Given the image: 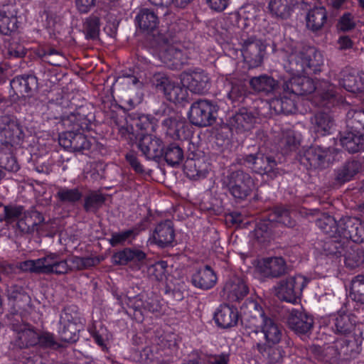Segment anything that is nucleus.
<instances>
[{
    "mask_svg": "<svg viewBox=\"0 0 364 364\" xmlns=\"http://www.w3.org/2000/svg\"><path fill=\"white\" fill-rule=\"evenodd\" d=\"M86 39L95 40L98 38L100 28V18L95 14L90 15L84 25Z\"/></svg>",
    "mask_w": 364,
    "mask_h": 364,
    "instance_id": "8fccbe9b",
    "label": "nucleus"
},
{
    "mask_svg": "<svg viewBox=\"0 0 364 364\" xmlns=\"http://www.w3.org/2000/svg\"><path fill=\"white\" fill-rule=\"evenodd\" d=\"M228 187L230 194L235 199L244 200L252 192L255 183L249 173L237 170L230 173Z\"/></svg>",
    "mask_w": 364,
    "mask_h": 364,
    "instance_id": "f8f14e48",
    "label": "nucleus"
},
{
    "mask_svg": "<svg viewBox=\"0 0 364 364\" xmlns=\"http://www.w3.org/2000/svg\"><path fill=\"white\" fill-rule=\"evenodd\" d=\"M16 29L15 6L11 0H0V34L9 36Z\"/></svg>",
    "mask_w": 364,
    "mask_h": 364,
    "instance_id": "a211bd4d",
    "label": "nucleus"
},
{
    "mask_svg": "<svg viewBox=\"0 0 364 364\" xmlns=\"http://www.w3.org/2000/svg\"><path fill=\"white\" fill-rule=\"evenodd\" d=\"M124 158L127 164L136 174L143 175L145 173V168L141 163L136 152L130 151L125 154Z\"/></svg>",
    "mask_w": 364,
    "mask_h": 364,
    "instance_id": "bf43d9fd",
    "label": "nucleus"
},
{
    "mask_svg": "<svg viewBox=\"0 0 364 364\" xmlns=\"http://www.w3.org/2000/svg\"><path fill=\"white\" fill-rule=\"evenodd\" d=\"M338 30L348 32L355 27L353 15L350 12L344 13L339 18L337 24Z\"/></svg>",
    "mask_w": 364,
    "mask_h": 364,
    "instance_id": "338daca9",
    "label": "nucleus"
},
{
    "mask_svg": "<svg viewBox=\"0 0 364 364\" xmlns=\"http://www.w3.org/2000/svg\"><path fill=\"white\" fill-rule=\"evenodd\" d=\"M145 257V253L141 250L126 248L122 251L115 253L112 256V261L115 264L124 265L130 261H141Z\"/></svg>",
    "mask_w": 364,
    "mask_h": 364,
    "instance_id": "a18cd8bd",
    "label": "nucleus"
},
{
    "mask_svg": "<svg viewBox=\"0 0 364 364\" xmlns=\"http://www.w3.org/2000/svg\"><path fill=\"white\" fill-rule=\"evenodd\" d=\"M340 230L345 241L349 238L355 243L364 242V229H340Z\"/></svg>",
    "mask_w": 364,
    "mask_h": 364,
    "instance_id": "e2e57ef3",
    "label": "nucleus"
},
{
    "mask_svg": "<svg viewBox=\"0 0 364 364\" xmlns=\"http://www.w3.org/2000/svg\"><path fill=\"white\" fill-rule=\"evenodd\" d=\"M43 348H50L57 349L60 345L55 341L54 336L48 332H43L41 335L38 334V343Z\"/></svg>",
    "mask_w": 364,
    "mask_h": 364,
    "instance_id": "0e129e2a",
    "label": "nucleus"
},
{
    "mask_svg": "<svg viewBox=\"0 0 364 364\" xmlns=\"http://www.w3.org/2000/svg\"><path fill=\"white\" fill-rule=\"evenodd\" d=\"M237 161L241 165L251 168L254 172L259 175H275V169L277 166L274 157L267 156L258 152L255 154H244L237 157Z\"/></svg>",
    "mask_w": 364,
    "mask_h": 364,
    "instance_id": "1a4fd4ad",
    "label": "nucleus"
},
{
    "mask_svg": "<svg viewBox=\"0 0 364 364\" xmlns=\"http://www.w3.org/2000/svg\"><path fill=\"white\" fill-rule=\"evenodd\" d=\"M209 77L203 70H196L182 75L181 83L191 92L203 94L209 89Z\"/></svg>",
    "mask_w": 364,
    "mask_h": 364,
    "instance_id": "f3484780",
    "label": "nucleus"
},
{
    "mask_svg": "<svg viewBox=\"0 0 364 364\" xmlns=\"http://www.w3.org/2000/svg\"><path fill=\"white\" fill-rule=\"evenodd\" d=\"M362 163L355 159L346 161L341 166L335 170V183L343 185L351 181L362 169Z\"/></svg>",
    "mask_w": 364,
    "mask_h": 364,
    "instance_id": "5701e85b",
    "label": "nucleus"
},
{
    "mask_svg": "<svg viewBox=\"0 0 364 364\" xmlns=\"http://www.w3.org/2000/svg\"><path fill=\"white\" fill-rule=\"evenodd\" d=\"M193 283L200 289H208L213 287L217 281V277L213 269L206 265L199 269L193 276Z\"/></svg>",
    "mask_w": 364,
    "mask_h": 364,
    "instance_id": "58836bf2",
    "label": "nucleus"
},
{
    "mask_svg": "<svg viewBox=\"0 0 364 364\" xmlns=\"http://www.w3.org/2000/svg\"><path fill=\"white\" fill-rule=\"evenodd\" d=\"M215 319L218 326L222 328H230L235 325L238 320V312L237 309L224 304L215 314Z\"/></svg>",
    "mask_w": 364,
    "mask_h": 364,
    "instance_id": "e433bc0d",
    "label": "nucleus"
},
{
    "mask_svg": "<svg viewBox=\"0 0 364 364\" xmlns=\"http://www.w3.org/2000/svg\"><path fill=\"white\" fill-rule=\"evenodd\" d=\"M161 124L166 136L173 140H189L193 135L189 125L182 120H178L176 117L165 118Z\"/></svg>",
    "mask_w": 364,
    "mask_h": 364,
    "instance_id": "dca6fc26",
    "label": "nucleus"
},
{
    "mask_svg": "<svg viewBox=\"0 0 364 364\" xmlns=\"http://www.w3.org/2000/svg\"><path fill=\"white\" fill-rule=\"evenodd\" d=\"M264 51V47L259 41L252 38L244 41L242 50L244 58L249 62L254 61L253 66L260 65L263 60Z\"/></svg>",
    "mask_w": 364,
    "mask_h": 364,
    "instance_id": "7c9ffc66",
    "label": "nucleus"
},
{
    "mask_svg": "<svg viewBox=\"0 0 364 364\" xmlns=\"http://www.w3.org/2000/svg\"><path fill=\"white\" fill-rule=\"evenodd\" d=\"M340 144L349 153H357L364 150V132H355L350 129L341 134Z\"/></svg>",
    "mask_w": 364,
    "mask_h": 364,
    "instance_id": "bb28decb",
    "label": "nucleus"
},
{
    "mask_svg": "<svg viewBox=\"0 0 364 364\" xmlns=\"http://www.w3.org/2000/svg\"><path fill=\"white\" fill-rule=\"evenodd\" d=\"M278 82L267 75L254 77L250 80L251 87L257 92L265 95L274 92L278 87Z\"/></svg>",
    "mask_w": 364,
    "mask_h": 364,
    "instance_id": "ea45409f",
    "label": "nucleus"
},
{
    "mask_svg": "<svg viewBox=\"0 0 364 364\" xmlns=\"http://www.w3.org/2000/svg\"><path fill=\"white\" fill-rule=\"evenodd\" d=\"M77 326L73 323H70L65 326L63 330L60 332V339L65 342H75L77 339Z\"/></svg>",
    "mask_w": 364,
    "mask_h": 364,
    "instance_id": "774afa93",
    "label": "nucleus"
},
{
    "mask_svg": "<svg viewBox=\"0 0 364 364\" xmlns=\"http://www.w3.org/2000/svg\"><path fill=\"white\" fill-rule=\"evenodd\" d=\"M331 146H311L300 152L299 160L306 169L324 168L331 161Z\"/></svg>",
    "mask_w": 364,
    "mask_h": 364,
    "instance_id": "9d476101",
    "label": "nucleus"
},
{
    "mask_svg": "<svg viewBox=\"0 0 364 364\" xmlns=\"http://www.w3.org/2000/svg\"><path fill=\"white\" fill-rule=\"evenodd\" d=\"M327 237L325 239L323 250L328 255L341 257L344 251L345 240L340 229H331L326 232Z\"/></svg>",
    "mask_w": 364,
    "mask_h": 364,
    "instance_id": "c756f323",
    "label": "nucleus"
},
{
    "mask_svg": "<svg viewBox=\"0 0 364 364\" xmlns=\"http://www.w3.org/2000/svg\"><path fill=\"white\" fill-rule=\"evenodd\" d=\"M144 222L147 223L149 225L153 226V228H173V222L171 219H159L153 215L149 210L148 215L146 217Z\"/></svg>",
    "mask_w": 364,
    "mask_h": 364,
    "instance_id": "69168bd1",
    "label": "nucleus"
},
{
    "mask_svg": "<svg viewBox=\"0 0 364 364\" xmlns=\"http://www.w3.org/2000/svg\"><path fill=\"white\" fill-rule=\"evenodd\" d=\"M217 111V105L211 101L200 100L192 104L188 116L191 124L198 127H207L215 122Z\"/></svg>",
    "mask_w": 364,
    "mask_h": 364,
    "instance_id": "6e6552de",
    "label": "nucleus"
},
{
    "mask_svg": "<svg viewBox=\"0 0 364 364\" xmlns=\"http://www.w3.org/2000/svg\"><path fill=\"white\" fill-rule=\"evenodd\" d=\"M227 97L234 107H253V109L257 108V97L249 90L245 83H231L230 89L227 90Z\"/></svg>",
    "mask_w": 364,
    "mask_h": 364,
    "instance_id": "4468645a",
    "label": "nucleus"
},
{
    "mask_svg": "<svg viewBox=\"0 0 364 364\" xmlns=\"http://www.w3.org/2000/svg\"><path fill=\"white\" fill-rule=\"evenodd\" d=\"M248 9H254L248 6L244 7L238 13L230 14L224 19L223 31L221 33L223 42L227 44L235 45L236 42L242 44L240 40L242 26H246L255 18V14H250Z\"/></svg>",
    "mask_w": 364,
    "mask_h": 364,
    "instance_id": "20e7f679",
    "label": "nucleus"
},
{
    "mask_svg": "<svg viewBox=\"0 0 364 364\" xmlns=\"http://www.w3.org/2000/svg\"><path fill=\"white\" fill-rule=\"evenodd\" d=\"M70 269H83L96 265L99 260L93 257H74L70 259Z\"/></svg>",
    "mask_w": 364,
    "mask_h": 364,
    "instance_id": "4d7b16f0",
    "label": "nucleus"
},
{
    "mask_svg": "<svg viewBox=\"0 0 364 364\" xmlns=\"http://www.w3.org/2000/svg\"><path fill=\"white\" fill-rule=\"evenodd\" d=\"M200 209L201 211L207 213L210 215H220L223 212L221 205L218 204V200L215 198L209 197L208 200H204L200 204Z\"/></svg>",
    "mask_w": 364,
    "mask_h": 364,
    "instance_id": "052dcab7",
    "label": "nucleus"
},
{
    "mask_svg": "<svg viewBox=\"0 0 364 364\" xmlns=\"http://www.w3.org/2000/svg\"><path fill=\"white\" fill-rule=\"evenodd\" d=\"M311 130L314 133L315 138H319L331 134L334 121L328 113L318 112L311 117Z\"/></svg>",
    "mask_w": 364,
    "mask_h": 364,
    "instance_id": "b1692460",
    "label": "nucleus"
},
{
    "mask_svg": "<svg viewBox=\"0 0 364 364\" xmlns=\"http://www.w3.org/2000/svg\"><path fill=\"white\" fill-rule=\"evenodd\" d=\"M298 0H270L268 9L276 17L287 19L293 12Z\"/></svg>",
    "mask_w": 364,
    "mask_h": 364,
    "instance_id": "c9c22d12",
    "label": "nucleus"
},
{
    "mask_svg": "<svg viewBox=\"0 0 364 364\" xmlns=\"http://www.w3.org/2000/svg\"><path fill=\"white\" fill-rule=\"evenodd\" d=\"M242 322L251 333H262L266 343L279 344L283 336L282 328L271 318L268 317L260 305L254 300L245 303L241 308Z\"/></svg>",
    "mask_w": 364,
    "mask_h": 364,
    "instance_id": "7ed1b4c3",
    "label": "nucleus"
},
{
    "mask_svg": "<svg viewBox=\"0 0 364 364\" xmlns=\"http://www.w3.org/2000/svg\"><path fill=\"white\" fill-rule=\"evenodd\" d=\"M24 137L23 127L16 117L5 115L0 118V138L2 144L11 146H21Z\"/></svg>",
    "mask_w": 364,
    "mask_h": 364,
    "instance_id": "0eeeda50",
    "label": "nucleus"
},
{
    "mask_svg": "<svg viewBox=\"0 0 364 364\" xmlns=\"http://www.w3.org/2000/svg\"><path fill=\"white\" fill-rule=\"evenodd\" d=\"M300 145V137L294 130L291 129H282L279 139L278 146L284 155L296 151Z\"/></svg>",
    "mask_w": 364,
    "mask_h": 364,
    "instance_id": "f704fd0d",
    "label": "nucleus"
},
{
    "mask_svg": "<svg viewBox=\"0 0 364 364\" xmlns=\"http://www.w3.org/2000/svg\"><path fill=\"white\" fill-rule=\"evenodd\" d=\"M342 256L345 258L346 265L354 269L364 263V250L358 246L344 247Z\"/></svg>",
    "mask_w": 364,
    "mask_h": 364,
    "instance_id": "37998d69",
    "label": "nucleus"
},
{
    "mask_svg": "<svg viewBox=\"0 0 364 364\" xmlns=\"http://www.w3.org/2000/svg\"><path fill=\"white\" fill-rule=\"evenodd\" d=\"M251 109L253 107L239 108L238 112L230 118V127H223L225 136L224 139L229 140V136L232 135L233 132L237 134H242L251 130L255 122V117L253 115ZM223 134V131H222Z\"/></svg>",
    "mask_w": 364,
    "mask_h": 364,
    "instance_id": "ddd939ff",
    "label": "nucleus"
},
{
    "mask_svg": "<svg viewBox=\"0 0 364 364\" xmlns=\"http://www.w3.org/2000/svg\"><path fill=\"white\" fill-rule=\"evenodd\" d=\"M135 233L133 230L129 229L126 231L112 233V237L109 241L112 247H115L119 245H123L126 241L133 239Z\"/></svg>",
    "mask_w": 364,
    "mask_h": 364,
    "instance_id": "680f3d73",
    "label": "nucleus"
},
{
    "mask_svg": "<svg viewBox=\"0 0 364 364\" xmlns=\"http://www.w3.org/2000/svg\"><path fill=\"white\" fill-rule=\"evenodd\" d=\"M44 220L43 215L35 208L27 210L24 209L23 220H21L22 227L24 225L26 228H37Z\"/></svg>",
    "mask_w": 364,
    "mask_h": 364,
    "instance_id": "09e8293b",
    "label": "nucleus"
},
{
    "mask_svg": "<svg viewBox=\"0 0 364 364\" xmlns=\"http://www.w3.org/2000/svg\"><path fill=\"white\" fill-rule=\"evenodd\" d=\"M19 165L15 156L10 153H0V168L8 171L16 172Z\"/></svg>",
    "mask_w": 364,
    "mask_h": 364,
    "instance_id": "13d9d810",
    "label": "nucleus"
},
{
    "mask_svg": "<svg viewBox=\"0 0 364 364\" xmlns=\"http://www.w3.org/2000/svg\"><path fill=\"white\" fill-rule=\"evenodd\" d=\"M257 268L263 276L279 277L285 274L287 266L282 257H266L258 262Z\"/></svg>",
    "mask_w": 364,
    "mask_h": 364,
    "instance_id": "4be33fe9",
    "label": "nucleus"
},
{
    "mask_svg": "<svg viewBox=\"0 0 364 364\" xmlns=\"http://www.w3.org/2000/svg\"><path fill=\"white\" fill-rule=\"evenodd\" d=\"M38 80L33 75H18L10 82L11 89L14 95L18 98L26 97L29 92L37 87Z\"/></svg>",
    "mask_w": 364,
    "mask_h": 364,
    "instance_id": "a878e982",
    "label": "nucleus"
},
{
    "mask_svg": "<svg viewBox=\"0 0 364 364\" xmlns=\"http://www.w3.org/2000/svg\"><path fill=\"white\" fill-rule=\"evenodd\" d=\"M323 63L321 53L314 47L291 53L284 64L290 77L283 82L282 88L296 97L315 92L313 100L316 105L327 109L345 107L346 99L337 92L336 87L328 85L326 90H317L314 81L307 76L320 73Z\"/></svg>",
    "mask_w": 364,
    "mask_h": 364,
    "instance_id": "f257e3e1",
    "label": "nucleus"
},
{
    "mask_svg": "<svg viewBox=\"0 0 364 364\" xmlns=\"http://www.w3.org/2000/svg\"><path fill=\"white\" fill-rule=\"evenodd\" d=\"M257 348L269 364L280 363L285 355L282 343L279 344L257 343Z\"/></svg>",
    "mask_w": 364,
    "mask_h": 364,
    "instance_id": "473e14b6",
    "label": "nucleus"
},
{
    "mask_svg": "<svg viewBox=\"0 0 364 364\" xmlns=\"http://www.w3.org/2000/svg\"><path fill=\"white\" fill-rule=\"evenodd\" d=\"M161 159L166 161L168 166L176 167L184 159L183 150L178 144L169 143L164 145Z\"/></svg>",
    "mask_w": 364,
    "mask_h": 364,
    "instance_id": "a19ab883",
    "label": "nucleus"
},
{
    "mask_svg": "<svg viewBox=\"0 0 364 364\" xmlns=\"http://www.w3.org/2000/svg\"><path fill=\"white\" fill-rule=\"evenodd\" d=\"M9 303L11 311L7 315V319L11 315L21 314L27 311L31 306V299L24 289L18 285H12L8 289Z\"/></svg>",
    "mask_w": 364,
    "mask_h": 364,
    "instance_id": "2eb2a0df",
    "label": "nucleus"
},
{
    "mask_svg": "<svg viewBox=\"0 0 364 364\" xmlns=\"http://www.w3.org/2000/svg\"><path fill=\"white\" fill-rule=\"evenodd\" d=\"M161 62L171 70H181L187 63L188 58L183 50L173 46L167 48L160 54Z\"/></svg>",
    "mask_w": 364,
    "mask_h": 364,
    "instance_id": "cd10ccee",
    "label": "nucleus"
},
{
    "mask_svg": "<svg viewBox=\"0 0 364 364\" xmlns=\"http://www.w3.org/2000/svg\"><path fill=\"white\" fill-rule=\"evenodd\" d=\"M135 20L139 28L148 33L154 31L159 23L157 14L146 8L140 10Z\"/></svg>",
    "mask_w": 364,
    "mask_h": 364,
    "instance_id": "4c0bfd02",
    "label": "nucleus"
},
{
    "mask_svg": "<svg viewBox=\"0 0 364 364\" xmlns=\"http://www.w3.org/2000/svg\"><path fill=\"white\" fill-rule=\"evenodd\" d=\"M138 147L143 155L149 160H160L162 158L164 144L163 141L151 134H141Z\"/></svg>",
    "mask_w": 364,
    "mask_h": 364,
    "instance_id": "6ab92c4d",
    "label": "nucleus"
},
{
    "mask_svg": "<svg viewBox=\"0 0 364 364\" xmlns=\"http://www.w3.org/2000/svg\"><path fill=\"white\" fill-rule=\"evenodd\" d=\"M93 114L86 106L80 105L63 119V124L69 130L59 135V144L65 150L72 152H80L89 150L91 143L84 134L90 130Z\"/></svg>",
    "mask_w": 364,
    "mask_h": 364,
    "instance_id": "f03ea898",
    "label": "nucleus"
},
{
    "mask_svg": "<svg viewBox=\"0 0 364 364\" xmlns=\"http://www.w3.org/2000/svg\"><path fill=\"white\" fill-rule=\"evenodd\" d=\"M223 220L227 228H231V225H235V228H246L250 224L249 221H244V216L237 211L225 213Z\"/></svg>",
    "mask_w": 364,
    "mask_h": 364,
    "instance_id": "6e6d98bb",
    "label": "nucleus"
},
{
    "mask_svg": "<svg viewBox=\"0 0 364 364\" xmlns=\"http://www.w3.org/2000/svg\"><path fill=\"white\" fill-rule=\"evenodd\" d=\"M105 196L97 191H93L86 196L84 200V209L87 212L96 213L105 204Z\"/></svg>",
    "mask_w": 364,
    "mask_h": 364,
    "instance_id": "de8ad7c7",
    "label": "nucleus"
},
{
    "mask_svg": "<svg viewBox=\"0 0 364 364\" xmlns=\"http://www.w3.org/2000/svg\"><path fill=\"white\" fill-rule=\"evenodd\" d=\"M347 129L364 132V108H351L346 113Z\"/></svg>",
    "mask_w": 364,
    "mask_h": 364,
    "instance_id": "c03bdc74",
    "label": "nucleus"
},
{
    "mask_svg": "<svg viewBox=\"0 0 364 364\" xmlns=\"http://www.w3.org/2000/svg\"><path fill=\"white\" fill-rule=\"evenodd\" d=\"M339 85L346 90L353 93L364 92V72H350L344 74L339 80Z\"/></svg>",
    "mask_w": 364,
    "mask_h": 364,
    "instance_id": "72a5a7b5",
    "label": "nucleus"
},
{
    "mask_svg": "<svg viewBox=\"0 0 364 364\" xmlns=\"http://www.w3.org/2000/svg\"><path fill=\"white\" fill-rule=\"evenodd\" d=\"M60 201L63 203H76L79 201L82 196V192L77 188H61L56 194Z\"/></svg>",
    "mask_w": 364,
    "mask_h": 364,
    "instance_id": "864d4df0",
    "label": "nucleus"
},
{
    "mask_svg": "<svg viewBox=\"0 0 364 364\" xmlns=\"http://www.w3.org/2000/svg\"><path fill=\"white\" fill-rule=\"evenodd\" d=\"M355 321L352 319L350 315L338 312L335 318V328L336 333L341 335H348L354 329Z\"/></svg>",
    "mask_w": 364,
    "mask_h": 364,
    "instance_id": "49530a36",
    "label": "nucleus"
},
{
    "mask_svg": "<svg viewBox=\"0 0 364 364\" xmlns=\"http://www.w3.org/2000/svg\"><path fill=\"white\" fill-rule=\"evenodd\" d=\"M9 324L16 332L14 343L20 348L33 346L38 343V333L34 328L26 322L23 316L14 314L9 317Z\"/></svg>",
    "mask_w": 364,
    "mask_h": 364,
    "instance_id": "423d86ee",
    "label": "nucleus"
},
{
    "mask_svg": "<svg viewBox=\"0 0 364 364\" xmlns=\"http://www.w3.org/2000/svg\"><path fill=\"white\" fill-rule=\"evenodd\" d=\"M151 83L156 91L163 93L166 99L170 102L175 104L181 103L187 99L186 87L172 82L164 73H155L152 77Z\"/></svg>",
    "mask_w": 364,
    "mask_h": 364,
    "instance_id": "39448f33",
    "label": "nucleus"
},
{
    "mask_svg": "<svg viewBox=\"0 0 364 364\" xmlns=\"http://www.w3.org/2000/svg\"><path fill=\"white\" fill-rule=\"evenodd\" d=\"M43 25L49 33L59 31L60 27V17L53 11H44L42 15Z\"/></svg>",
    "mask_w": 364,
    "mask_h": 364,
    "instance_id": "3c124183",
    "label": "nucleus"
},
{
    "mask_svg": "<svg viewBox=\"0 0 364 364\" xmlns=\"http://www.w3.org/2000/svg\"><path fill=\"white\" fill-rule=\"evenodd\" d=\"M188 156L183 165V171L187 177L193 180L204 178L208 174L210 164L207 162L205 156H196L192 154Z\"/></svg>",
    "mask_w": 364,
    "mask_h": 364,
    "instance_id": "aec40b11",
    "label": "nucleus"
},
{
    "mask_svg": "<svg viewBox=\"0 0 364 364\" xmlns=\"http://www.w3.org/2000/svg\"><path fill=\"white\" fill-rule=\"evenodd\" d=\"M223 293L230 301H238L247 294L248 287L242 279L234 277L225 283Z\"/></svg>",
    "mask_w": 364,
    "mask_h": 364,
    "instance_id": "c85d7f7f",
    "label": "nucleus"
},
{
    "mask_svg": "<svg viewBox=\"0 0 364 364\" xmlns=\"http://www.w3.org/2000/svg\"><path fill=\"white\" fill-rule=\"evenodd\" d=\"M328 19V13L323 6H314L310 9L306 16V28L317 32L322 29Z\"/></svg>",
    "mask_w": 364,
    "mask_h": 364,
    "instance_id": "2f4dec72",
    "label": "nucleus"
},
{
    "mask_svg": "<svg viewBox=\"0 0 364 364\" xmlns=\"http://www.w3.org/2000/svg\"><path fill=\"white\" fill-rule=\"evenodd\" d=\"M350 294L353 299L364 303V275H358L352 281Z\"/></svg>",
    "mask_w": 364,
    "mask_h": 364,
    "instance_id": "5fc2aeb1",
    "label": "nucleus"
},
{
    "mask_svg": "<svg viewBox=\"0 0 364 364\" xmlns=\"http://www.w3.org/2000/svg\"><path fill=\"white\" fill-rule=\"evenodd\" d=\"M282 90L284 89L282 88ZM296 96H294V94L283 90L282 95L279 97L272 98L269 101V108L278 114L289 115L295 113L296 111Z\"/></svg>",
    "mask_w": 364,
    "mask_h": 364,
    "instance_id": "393cba45",
    "label": "nucleus"
},
{
    "mask_svg": "<svg viewBox=\"0 0 364 364\" xmlns=\"http://www.w3.org/2000/svg\"><path fill=\"white\" fill-rule=\"evenodd\" d=\"M313 318L303 311V308L292 309L287 318L289 327L297 333L304 334L310 331L313 326Z\"/></svg>",
    "mask_w": 364,
    "mask_h": 364,
    "instance_id": "412c9836",
    "label": "nucleus"
},
{
    "mask_svg": "<svg viewBox=\"0 0 364 364\" xmlns=\"http://www.w3.org/2000/svg\"><path fill=\"white\" fill-rule=\"evenodd\" d=\"M306 283L305 279L301 276L282 279L275 287V294L282 301L296 304Z\"/></svg>",
    "mask_w": 364,
    "mask_h": 364,
    "instance_id": "9b49d317",
    "label": "nucleus"
},
{
    "mask_svg": "<svg viewBox=\"0 0 364 364\" xmlns=\"http://www.w3.org/2000/svg\"><path fill=\"white\" fill-rule=\"evenodd\" d=\"M175 237L173 229H155L153 234L154 242L161 247L172 243Z\"/></svg>",
    "mask_w": 364,
    "mask_h": 364,
    "instance_id": "603ef678",
    "label": "nucleus"
},
{
    "mask_svg": "<svg viewBox=\"0 0 364 364\" xmlns=\"http://www.w3.org/2000/svg\"><path fill=\"white\" fill-rule=\"evenodd\" d=\"M24 207L21 205H7L4 207V218L6 225L12 228H22Z\"/></svg>",
    "mask_w": 364,
    "mask_h": 364,
    "instance_id": "79ce46f5",
    "label": "nucleus"
}]
</instances>
